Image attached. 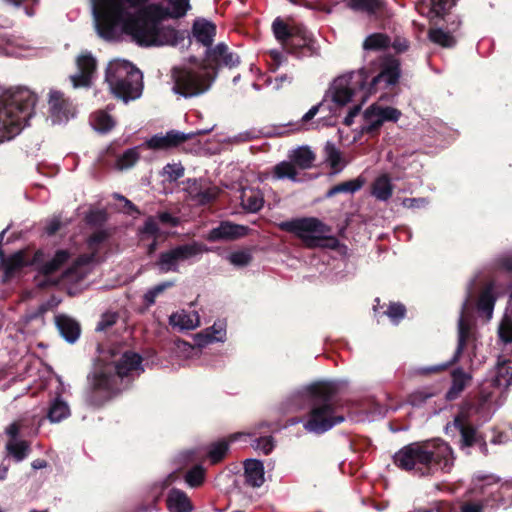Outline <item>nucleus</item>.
<instances>
[{
    "instance_id": "nucleus-57",
    "label": "nucleus",
    "mask_w": 512,
    "mask_h": 512,
    "mask_svg": "<svg viewBox=\"0 0 512 512\" xmlns=\"http://www.w3.org/2000/svg\"><path fill=\"white\" fill-rule=\"evenodd\" d=\"M108 237V234L106 231L99 230L93 233L88 238V246L91 250H96L98 245L102 242H104Z\"/></svg>"
},
{
    "instance_id": "nucleus-42",
    "label": "nucleus",
    "mask_w": 512,
    "mask_h": 512,
    "mask_svg": "<svg viewBox=\"0 0 512 512\" xmlns=\"http://www.w3.org/2000/svg\"><path fill=\"white\" fill-rule=\"evenodd\" d=\"M390 45V39L386 34L373 33L367 36L363 42L364 50H382Z\"/></svg>"
},
{
    "instance_id": "nucleus-30",
    "label": "nucleus",
    "mask_w": 512,
    "mask_h": 512,
    "mask_svg": "<svg viewBox=\"0 0 512 512\" xmlns=\"http://www.w3.org/2000/svg\"><path fill=\"white\" fill-rule=\"evenodd\" d=\"M240 203L244 210L256 213L263 207L264 198L258 189L243 188L240 194Z\"/></svg>"
},
{
    "instance_id": "nucleus-44",
    "label": "nucleus",
    "mask_w": 512,
    "mask_h": 512,
    "mask_svg": "<svg viewBox=\"0 0 512 512\" xmlns=\"http://www.w3.org/2000/svg\"><path fill=\"white\" fill-rule=\"evenodd\" d=\"M140 158L138 147L129 148L121 154L116 161L118 170H127L133 167Z\"/></svg>"
},
{
    "instance_id": "nucleus-9",
    "label": "nucleus",
    "mask_w": 512,
    "mask_h": 512,
    "mask_svg": "<svg viewBox=\"0 0 512 512\" xmlns=\"http://www.w3.org/2000/svg\"><path fill=\"white\" fill-rule=\"evenodd\" d=\"M105 81L111 92L125 103L140 98L143 91V75L131 62L115 59L109 62Z\"/></svg>"
},
{
    "instance_id": "nucleus-10",
    "label": "nucleus",
    "mask_w": 512,
    "mask_h": 512,
    "mask_svg": "<svg viewBox=\"0 0 512 512\" xmlns=\"http://www.w3.org/2000/svg\"><path fill=\"white\" fill-rule=\"evenodd\" d=\"M283 231L293 233L306 247H334L337 240L330 237L331 228L315 217H302L278 224Z\"/></svg>"
},
{
    "instance_id": "nucleus-3",
    "label": "nucleus",
    "mask_w": 512,
    "mask_h": 512,
    "mask_svg": "<svg viewBox=\"0 0 512 512\" xmlns=\"http://www.w3.org/2000/svg\"><path fill=\"white\" fill-rule=\"evenodd\" d=\"M228 47L224 42L205 51L203 61H189L172 67L169 74L171 91L177 97L190 99L207 93L218 77Z\"/></svg>"
},
{
    "instance_id": "nucleus-59",
    "label": "nucleus",
    "mask_w": 512,
    "mask_h": 512,
    "mask_svg": "<svg viewBox=\"0 0 512 512\" xmlns=\"http://www.w3.org/2000/svg\"><path fill=\"white\" fill-rule=\"evenodd\" d=\"M402 205L409 209L424 208L428 205V200L426 198H405Z\"/></svg>"
},
{
    "instance_id": "nucleus-2",
    "label": "nucleus",
    "mask_w": 512,
    "mask_h": 512,
    "mask_svg": "<svg viewBox=\"0 0 512 512\" xmlns=\"http://www.w3.org/2000/svg\"><path fill=\"white\" fill-rule=\"evenodd\" d=\"M143 371L139 354L128 350H101L91 379V391L86 395L87 403L101 405L112 394L126 388Z\"/></svg>"
},
{
    "instance_id": "nucleus-13",
    "label": "nucleus",
    "mask_w": 512,
    "mask_h": 512,
    "mask_svg": "<svg viewBox=\"0 0 512 512\" xmlns=\"http://www.w3.org/2000/svg\"><path fill=\"white\" fill-rule=\"evenodd\" d=\"M401 116V112L393 107H383L373 104L368 107L363 114V124L361 131L363 133H375L386 121L396 122Z\"/></svg>"
},
{
    "instance_id": "nucleus-12",
    "label": "nucleus",
    "mask_w": 512,
    "mask_h": 512,
    "mask_svg": "<svg viewBox=\"0 0 512 512\" xmlns=\"http://www.w3.org/2000/svg\"><path fill=\"white\" fill-rule=\"evenodd\" d=\"M204 246L198 242L177 245L161 252L155 265L161 273H178L180 265L201 255Z\"/></svg>"
},
{
    "instance_id": "nucleus-35",
    "label": "nucleus",
    "mask_w": 512,
    "mask_h": 512,
    "mask_svg": "<svg viewBox=\"0 0 512 512\" xmlns=\"http://www.w3.org/2000/svg\"><path fill=\"white\" fill-rule=\"evenodd\" d=\"M325 161L333 169V174L341 172L346 166L341 151L331 141L326 142L324 146Z\"/></svg>"
},
{
    "instance_id": "nucleus-16",
    "label": "nucleus",
    "mask_w": 512,
    "mask_h": 512,
    "mask_svg": "<svg viewBox=\"0 0 512 512\" xmlns=\"http://www.w3.org/2000/svg\"><path fill=\"white\" fill-rule=\"evenodd\" d=\"M183 190L191 201L197 205H205L216 199L218 188L211 186L203 179L189 178L182 182Z\"/></svg>"
},
{
    "instance_id": "nucleus-27",
    "label": "nucleus",
    "mask_w": 512,
    "mask_h": 512,
    "mask_svg": "<svg viewBox=\"0 0 512 512\" xmlns=\"http://www.w3.org/2000/svg\"><path fill=\"white\" fill-rule=\"evenodd\" d=\"M167 509L169 512H192L193 505L187 494L180 490L173 488L168 492Z\"/></svg>"
},
{
    "instance_id": "nucleus-45",
    "label": "nucleus",
    "mask_w": 512,
    "mask_h": 512,
    "mask_svg": "<svg viewBox=\"0 0 512 512\" xmlns=\"http://www.w3.org/2000/svg\"><path fill=\"white\" fill-rule=\"evenodd\" d=\"M60 269V266L57 265L53 259H50L43 263L40 267V273L42 274L44 279H37V285L39 287H47L50 285H55L56 281H52L50 279V275Z\"/></svg>"
},
{
    "instance_id": "nucleus-52",
    "label": "nucleus",
    "mask_w": 512,
    "mask_h": 512,
    "mask_svg": "<svg viewBox=\"0 0 512 512\" xmlns=\"http://www.w3.org/2000/svg\"><path fill=\"white\" fill-rule=\"evenodd\" d=\"M163 175L169 181H176L183 177L184 167L180 163L167 164L163 168Z\"/></svg>"
},
{
    "instance_id": "nucleus-48",
    "label": "nucleus",
    "mask_w": 512,
    "mask_h": 512,
    "mask_svg": "<svg viewBox=\"0 0 512 512\" xmlns=\"http://www.w3.org/2000/svg\"><path fill=\"white\" fill-rule=\"evenodd\" d=\"M205 470L202 466H195L185 476V481L190 487H198L204 481Z\"/></svg>"
},
{
    "instance_id": "nucleus-17",
    "label": "nucleus",
    "mask_w": 512,
    "mask_h": 512,
    "mask_svg": "<svg viewBox=\"0 0 512 512\" xmlns=\"http://www.w3.org/2000/svg\"><path fill=\"white\" fill-rule=\"evenodd\" d=\"M77 71L70 76L74 88H88L96 72V59L89 52H82L76 59Z\"/></svg>"
},
{
    "instance_id": "nucleus-21",
    "label": "nucleus",
    "mask_w": 512,
    "mask_h": 512,
    "mask_svg": "<svg viewBox=\"0 0 512 512\" xmlns=\"http://www.w3.org/2000/svg\"><path fill=\"white\" fill-rule=\"evenodd\" d=\"M366 72V87L370 91V95L378 86L382 88H388L395 85L400 77V69L398 64L392 63L386 66L377 76H374L370 83L367 82L369 75L366 69L362 68Z\"/></svg>"
},
{
    "instance_id": "nucleus-56",
    "label": "nucleus",
    "mask_w": 512,
    "mask_h": 512,
    "mask_svg": "<svg viewBox=\"0 0 512 512\" xmlns=\"http://www.w3.org/2000/svg\"><path fill=\"white\" fill-rule=\"evenodd\" d=\"M140 232L142 234L156 237L159 233V227L156 220L153 217L147 218Z\"/></svg>"
},
{
    "instance_id": "nucleus-60",
    "label": "nucleus",
    "mask_w": 512,
    "mask_h": 512,
    "mask_svg": "<svg viewBox=\"0 0 512 512\" xmlns=\"http://www.w3.org/2000/svg\"><path fill=\"white\" fill-rule=\"evenodd\" d=\"M239 64H240V57L236 53H233V52L229 51V49H227V51L224 55L223 61H222V66L228 67L231 69V68L237 67Z\"/></svg>"
},
{
    "instance_id": "nucleus-58",
    "label": "nucleus",
    "mask_w": 512,
    "mask_h": 512,
    "mask_svg": "<svg viewBox=\"0 0 512 512\" xmlns=\"http://www.w3.org/2000/svg\"><path fill=\"white\" fill-rule=\"evenodd\" d=\"M193 318H195V320H200V316H199L198 312H196V311L189 312L186 310H180V311H176V312L172 313L169 316L168 320H171V321L193 320Z\"/></svg>"
},
{
    "instance_id": "nucleus-63",
    "label": "nucleus",
    "mask_w": 512,
    "mask_h": 512,
    "mask_svg": "<svg viewBox=\"0 0 512 512\" xmlns=\"http://www.w3.org/2000/svg\"><path fill=\"white\" fill-rule=\"evenodd\" d=\"M61 227V220L59 217L54 216L52 217L46 224L45 232L48 235L55 234Z\"/></svg>"
},
{
    "instance_id": "nucleus-22",
    "label": "nucleus",
    "mask_w": 512,
    "mask_h": 512,
    "mask_svg": "<svg viewBox=\"0 0 512 512\" xmlns=\"http://www.w3.org/2000/svg\"><path fill=\"white\" fill-rule=\"evenodd\" d=\"M247 232L246 226L224 221L209 231L207 239L209 241L234 240L245 236Z\"/></svg>"
},
{
    "instance_id": "nucleus-8",
    "label": "nucleus",
    "mask_w": 512,
    "mask_h": 512,
    "mask_svg": "<svg viewBox=\"0 0 512 512\" xmlns=\"http://www.w3.org/2000/svg\"><path fill=\"white\" fill-rule=\"evenodd\" d=\"M366 78L367 75L364 70L352 71L336 78L330 87L329 92L335 104L344 106L349 102H356L344 118V124L347 126L353 123L354 117L360 112L362 104L370 96V91L366 87Z\"/></svg>"
},
{
    "instance_id": "nucleus-55",
    "label": "nucleus",
    "mask_w": 512,
    "mask_h": 512,
    "mask_svg": "<svg viewBox=\"0 0 512 512\" xmlns=\"http://www.w3.org/2000/svg\"><path fill=\"white\" fill-rule=\"evenodd\" d=\"M498 334L505 345L512 344V322H500Z\"/></svg>"
},
{
    "instance_id": "nucleus-34",
    "label": "nucleus",
    "mask_w": 512,
    "mask_h": 512,
    "mask_svg": "<svg viewBox=\"0 0 512 512\" xmlns=\"http://www.w3.org/2000/svg\"><path fill=\"white\" fill-rule=\"evenodd\" d=\"M499 482L500 478L496 475L478 473L473 477L470 493L485 494L489 492L493 496V492L489 488Z\"/></svg>"
},
{
    "instance_id": "nucleus-32",
    "label": "nucleus",
    "mask_w": 512,
    "mask_h": 512,
    "mask_svg": "<svg viewBox=\"0 0 512 512\" xmlns=\"http://www.w3.org/2000/svg\"><path fill=\"white\" fill-rule=\"evenodd\" d=\"M24 263L22 252H16L6 258L3 251H0V265L4 271L5 280L13 277L24 266Z\"/></svg>"
},
{
    "instance_id": "nucleus-33",
    "label": "nucleus",
    "mask_w": 512,
    "mask_h": 512,
    "mask_svg": "<svg viewBox=\"0 0 512 512\" xmlns=\"http://www.w3.org/2000/svg\"><path fill=\"white\" fill-rule=\"evenodd\" d=\"M70 416V407L61 397H55L48 407L47 418L51 423H59Z\"/></svg>"
},
{
    "instance_id": "nucleus-46",
    "label": "nucleus",
    "mask_w": 512,
    "mask_h": 512,
    "mask_svg": "<svg viewBox=\"0 0 512 512\" xmlns=\"http://www.w3.org/2000/svg\"><path fill=\"white\" fill-rule=\"evenodd\" d=\"M20 44H14L13 41L7 38V33L4 31L2 27H0V54L5 55H14V56H23L21 51H18V48H21Z\"/></svg>"
},
{
    "instance_id": "nucleus-18",
    "label": "nucleus",
    "mask_w": 512,
    "mask_h": 512,
    "mask_svg": "<svg viewBox=\"0 0 512 512\" xmlns=\"http://www.w3.org/2000/svg\"><path fill=\"white\" fill-rule=\"evenodd\" d=\"M212 130L210 129H203L198 130L196 132L192 133H183L176 130L168 131L165 135L163 134H156L153 137H151L147 142V146L151 149H169L171 147H175L179 145L180 143L191 139L192 137L196 135H202L207 134Z\"/></svg>"
},
{
    "instance_id": "nucleus-37",
    "label": "nucleus",
    "mask_w": 512,
    "mask_h": 512,
    "mask_svg": "<svg viewBox=\"0 0 512 512\" xmlns=\"http://www.w3.org/2000/svg\"><path fill=\"white\" fill-rule=\"evenodd\" d=\"M382 0H348L347 7L355 12L373 15L383 7Z\"/></svg>"
},
{
    "instance_id": "nucleus-1",
    "label": "nucleus",
    "mask_w": 512,
    "mask_h": 512,
    "mask_svg": "<svg viewBox=\"0 0 512 512\" xmlns=\"http://www.w3.org/2000/svg\"><path fill=\"white\" fill-rule=\"evenodd\" d=\"M144 0H91L98 35L109 42L124 37L141 47L176 46L183 40L177 30L163 25L168 17H184L191 9L190 0H169L167 7L147 5L132 11Z\"/></svg>"
},
{
    "instance_id": "nucleus-40",
    "label": "nucleus",
    "mask_w": 512,
    "mask_h": 512,
    "mask_svg": "<svg viewBox=\"0 0 512 512\" xmlns=\"http://www.w3.org/2000/svg\"><path fill=\"white\" fill-rule=\"evenodd\" d=\"M91 124L97 132L105 134L113 129L115 121L107 111L100 110L92 115Z\"/></svg>"
},
{
    "instance_id": "nucleus-49",
    "label": "nucleus",
    "mask_w": 512,
    "mask_h": 512,
    "mask_svg": "<svg viewBox=\"0 0 512 512\" xmlns=\"http://www.w3.org/2000/svg\"><path fill=\"white\" fill-rule=\"evenodd\" d=\"M251 446L264 455H268L274 448V440L271 436L256 438L251 442Z\"/></svg>"
},
{
    "instance_id": "nucleus-36",
    "label": "nucleus",
    "mask_w": 512,
    "mask_h": 512,
    "mask_svg": "<svg viewBox=\"0 0 512 512\" xmlns=\"http://www.w3.org/2000/svg\"><path fill=\"white\" fill-rule=\"evenodd\" d=\"M393 186L387 175H381L372 184V195L379 201H387L392 196Z\"/></svg>"
},
{
    "instance_id": "nucleus-41",
    "label": "nucleus",
    "mask_w": 512,
    "mask_h": 512,
    "mask_svg": "<svg viewBox=\"0 0 512 512\" xmlns=\"http://www.w3.org/2000/svg\"><path fill=\"white\" fill-rule=\"evenodd\" d=\"M362 186H363V181L360 180L359 178L349 180L346 182H342V183L337 184V185L333 186L332 188H330L326 193V197L331 198L340 193L353 194V193L357 192L358 190H360L362 188Z\"/></svg>"
},
{
    "instance_id": "nucleus-5",
    "label": "nucleus",
    "mask_w": 512,
    "mask_h": 512,
    "mask_svg": "<svg viewBox=\"0 0 512 512\" xmlns=\"http://www.w3.org/2000/svg\"><path fill=\"white\" fill-rule=\"evenodd\" d=\"M37 95L25 86L0 88V143L16 137L33 116Z\"/></svg>"
},
{
    "instance_id": "nucleus-20",
    "label": "nucleus",
    "mask_w": 512,
    "mask_h": 512,
    "mask_svg": "<svg viewBox=\"0 0 512 512\" xmlns=\"http://www.w3.org/2000/svg\"><path fill=\"white\" fill-rule=\"evenodd\" d=\"M474 336H475V328H474L473 322H458V344H457L456 351H455L454 355L452 356V358L448 362H446L442 365L424 368L423 372L424 373L435 372L438 370L446 369L448 366L456 363L459 360V357H460L464 347L466 346L467 343L474 340Z\"/></svg>"
},
{
    "instance_id": "nucleus-24",
    "label": "nucleus",
    "mask_w": 512,
    "mask_h": 512,
    "mask_svg": "<svg viewBox=\"0 0 512 512\" xmlns=\"http://www.w3.org/2000/svg\"><path fill=\"white\" fill-rule=\"evenodd\" d=\"M195 40L207 48L211 47L216 36V26L204 18H198L192 26Z\"/></svg>"
},
{
    "instance_id": "nucleus-15",
    "label": "nucleus",
    "mask_w": 512,
    "mask_h": 512,
    "mask_svg": "<svg viewBox=\"0 0 512 512\" xmlns=\"http://www.w3.org/2000/svg\"><path fill=\"white\" fill-rule=\"evenodd\" d=\"M49 116L53 124H63L75 116L73 103L58 90H50L48 94Z\"/></svg>"
},
{
    "instance_id": "nucleus-51",
    "label": "nucleus",
    "mask_w": 512,
    "mask_h": 512,
    "mask_svg": "<svg viewBox=\"0 0 512 512\" xmlns=\"http://www.w3.org/2000/svg\"><path fill=\"white\" fill-rule=\"evenodd\" d=\"M384 314L392 320H401L406 316V307L400 302H391Z\"/></svg>"
},
{
    "instance_id": "nucleus-47",
    "label": "nucleus",
    "mask_w": 512,
    "mask_h": 512,
    "mask_svg": "<svg viewBox=\"0 0 512 512\" xmlns=\"http://www.w3.org/2000/svg\"><path fill=\"white\" fill-rule=\"evenodd\" d=\"M174 285V282L172 281H165L162 283H159L150 289L147 290V292L143 296L144 304L146 306H151L155 303L156 298L161 295L166 289L172 287Z\"/></svg>"
},
{
    "instance_id": "nucleus-62",
    "label": "nucleus",
    "mask_w": 512,
    "mask_h": 512,
    "mask_svg": "<svg viewBox=\"0 0 512 512\" xmlns=\"http://www.w3.org/2000/svg\"><path fill=\"white\" fill-rule=\"evenodd\" d=\"M172 326L173 330L176 331H186V330H194L199 327L200 322H169Z\"/></svg>"
},
{
    "instance_id": "nucleus-25",
    "label": "nucleus",
    "mask_w": 512,
    "mask_h": 512,
    "mask_svg": "<svg viewBox=\"0 0 512 512\" xmlns=\"http://www.w3.org/2000/svg\"><path fill=\"white\" fill-rule=\"evenodd\" d=\"M266 179H271L272 181L290 180L294 183L302 182V179L298 177L295 165L289 160H284L274 165L270 172L266 173Z\"/></svg>"
},
{
    "instance_id": "nucleus-39",
    "label": "nucleus",
    "mask_w": 512,
    "mask_h": 512,
    "mask_svg": "<svg viewBox=\"0 0 512 512\" xmlns=\"http://www.w3.org/2000/svg\"><path fill=\"white\" fill-rule=\"evenodd\" d=\"M61 337L68 343H75L81 334L79 322H55Z\"/></svg>"
},
{
    "instance_id": "nucleus-14",
    "label": "nucleus",
    "mask_w": 512,
    "mask_h": 512,
    "mask_svg": "<svg viewBox=\"0 0 512 512\" xmlns=\"http://www.w3.org/2000/svg\"><path fill=\"white\" fill-rule=\"evenodd\" d=\"M226 335V323L214 322L213 325L193 335V340L197 348L191 346L188 343H183V350L189 351L193 355H198L200 353L199 348L208 346L216 342H224L226 339Z\"/></svg>"
},
{
    "instance_id": "nucleus-43",
    "label": "nucleus",
    "mask_w": 512,
    "mask_h": 512,
    "mask_svg": "<svg viewBox=\"0 0 512 512\" xmlns=\"http://www.w3.org/2000/svg\"><path fill=\"white\" fill-rule=\"evenodd\" d=\"M428 36L433 43L445 48L453 47L456 43L454 36L442 28L430 29Z\"/></svg>"
},
{
    "instance_id": "nucleus-38",
    "label": "nucleus",
    "mask_w": 512,
    "mask_h": 512,
    "mask_svg": "<svg viewBox=\"0 0 512 512\" xmlns=\"http://www.w3.org/2000/svg\"><path fill=\"white\" fill-rule=\"evenodd\" d=\"M6 450L16 462H21L29 455L30 445L26 440L9 439L6 443Z\"/></svg>"
},
{
    "instance_id": "nucleus-54",
    "label": "nucleus",
    "mask_w": 512,
    "mask_h": 512,
    "mask_svg": "<svg viewBox=\"0 0 512 512\" xmlns=\"http://www.w3.org/2000/svg\"><path fill=\"white\" fill-rule=\"evenodd\" d=\"M324 104L322 102L312 106L301 118V120L295 124H289L294 126V130L302 129L310 120H312L318 112L323 108Z\"/></svg>"
},
{
    "instance_id": "nucleus-11",
    "label": "nucleus",
    "mask_w": 512,
    "mask_h": 512,
    "mask_svg": "<svg viewBox=\"0 0 512 512\" xmlns=\"http://www.w3.org/2000/svg\"><path fill=\"white\" fill-rule=\"evenodd\" d=\"M474 279L467 286V296L462 306V312L459 320L475 316L482 320H491L496 303V294L494 283L487 284L479 294L476 302L473 301Z\"/></svg>"
},
{
    "instance_id": "nucleus-7",
    "label": "nucleus",
    "mask_w": 512,
    "mask_h": 512,
    "mask_svg": "<svg viewBox=\"0 0 512 512\" xmlns=\"http://www.w3.org/2000/svg\"><path fill=\"white\" fill-rule=\"evenodd\" d=\"M512 385V365L508 360H498L480 387L476 412L490 419L505 401L504 392Z\"/></svg>"
},
{
    "instance_id": "nucleus-29",
    "label": "nucleus",
    "mask_w": 512,
    "mask_h": 512,
    "mask_svg": "<svg viewBox=\"0 0 512 512\" xmlns=\"http://www.w3.org/2000/svg\"><path fill=\"white\" fill-rule=\"evenodd\" d=\"M289 161L298 170H307L313 166L315 154L308 146H300L291 150L288 154Z\"/></svg>"
},
{
    "instance_id": "nucleus-31",
    "label": "nucleus",
    "mask_w": 512,
    "mask_h": 512,
    "mask_svg": "<svg viewBox=\"0 0 512 512\" xmlns=\"http://www.w3.org/2000/svg\"><path fill=\"white\" fill-rule=\"evenodd\" d=\"M471 380L472 375L470 373L465 372L462 368L454 369L452 372V385L446 393V398L448 400L456 399Z\"/></svg>"
},
{
    "instance_id": "nucleus-23",
    "label": "nucleus",
    "mask_w": 512,
    "mask_h": 512,
    "mask_svg": "<svg viewBox=\"0 0 512 512\" xmlns=\"http://www.w3.org/2000/svg\"><path fill=\"white\" fill-rule=\"evenodd\" d=\"M456 0H421L416 4L417 11L430 20L442 18Z\"/></svg>"
},
{
    "instance_id": "nucleus-64",
    "label": "nucleus",
    "mask_w": 512,
    "mask_h": 512,
    "mask_svg": "<svg viewBox=\"0 0 512 512\" xmlns=\"http://www.w3.org/2000/svg\"><path fill=\"white\" fill-rule=\"evenodd\" d=\"M70 258V253L67 250H58L56 251L55 255L53 256V261L59 265L60 267L65 264L68 259Z\"/></svg>"
},
{
    "instance_id": "nucleus-6",
    "label": "nucleus",
    "mask_w": 512,
    "mask_h": 512,
    "mask_svg": "<svg viewBox=\"0 0 512 512\" xmlns=\"http://www.w3.org/2000/svg\"><path fill=\"white\" fill-rule=\"evenodd\" d=\"M454 457L450 446L442 441L412 443L400 449L394 455V463L401 469L412 470L426 468L449 471L453 466Z\"/></svg>"
},
{
    "instance_id": "nucleus-28",
    "label": "nucleus",
    "mask_w": 512,
    "mask_h": 512,
    "mask_svg": "<svg viewBox=\"0 0 512 512\" xmlns=\"http://www.w3.org/2000/svg\"><path fill=\"white\" fill-rule=\"evenodd\" d=\"M249 436L246 433H234L229 436L228 439H221L212 443L209 447L208 457L212 463L220 462L227 454L229 450V445L232 442L237 441L241 437Z\"/></svg>"
},
{
    "instance_id": "nucleus-19",
    "label": "nucleus",
    "mask_w": 512,
    "mask_h": 512,
    "mask_svg": "<svg viewBox=\"0 0 512 512\" xmlns=\"http://www.w3.org/2000/svg\"><path fill=\"white\" fill-rule=\"evenodd\" d=\"M477 405V401L473 404H470L468 408H463L461 413L455 417L453 426L458 429L461 435V446L462 447H470L476 442V430L470 424L467 423V419L473 414L479 415V417L487 421L482 417V415L475 410V406Z\"/></svg>"
},
{
    "instance_id": "nucleus-61",
    "label": "nucleus",
    "mask_w": 512,
    "mask_h": 512,
    "mask_svg": "<svg viewBox=\"0 0 512 512\" xmlns=\"http://www.w3.org/2000/svg\"><path fill=\"white\" fill-rule=\"evenodd\" d=\"M58 304V302L55 300V298L50 299L46 303H43L39 306L37 313L31 315L26 320H33L39 317H42L44 315V312H46L49 309H52Z\"/></svg>"
},
{
    "instance_id": "nucleus-50",
    "label": "nucleus",
    "mask_w": 512,
    "mask_h": 512,
    "mask_svg": "<svg viewBox=\"0 0 512 512\" xmlns=\"http://www.w3.org/2000/svg\"><path fill=\"white\" fill-rule=\"evenodd\" d=\"M272 30L276 39L282 43H285L291 36L288 26L279 18L274 20Z\"/></svg>"
},
{
    "instance_id": "nucleus-26",
    "label": "nucleus",
    "mask_w": 512,
    "mask_h": 512,
    "mask_svg": "<svg viewBox=\"0 0 512 512\" xmlns=\"http://www.w3.org/2000/svg\"><path fill=\"white\" fill-rule=\"evenodd\" d=\"M244 476L246 483L251 487L262 486L265 481L263 463L257 459H247L244 463Z\"/></svg>"
},
{
    "instance_id": "nucleus-53",
    "label": "nucleus",
    "mask_w": 512,
    "mask_h": 512,
    "mask_svg": "<svg viewBox=\"0 0 512 512\" xmlns=\"http://www.w3.org/2000/svg\"><path fill=\"white\" fill-rule=\"evenodd\" d=\"M228 260L234 266L244 267L251 262L252 256L248 251L242 250L229 254Z\"/></svg>"
},
{
    "instance_id": "nucleus-4",
    "label": "nucleus",
    "mask_w": 512,
    "mask_h": 512,
    "mask_svg": "<svg viewBox=\"0 0 512 512\" xmlns=\"http://www.w3.org/2000/svg\"><path fill=\"white\" fill-rule=\"evenodd\" d=\"M336 392L337 384L331 381L315 382L294 392L288 399L289 409L308 407L309 412L305 420L292 423L303 422L304 429L312 434H323L342 423L344 417L336 413L332 403Z\"/></svg>"
}]
</instances>
